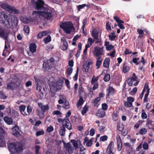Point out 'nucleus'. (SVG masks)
Here are the masks:
<instances>
[{"instance_id":"nucleus-64","label":"nucleus","mask_w":154,"mask_h":154,"mask_svg":"<svg viewBox=\"0 0 154 154\" xmlns=\"http://www.w3.org/2000/svg\"><path fill=\"white\" fill-rule=\"evenodd\" d=\"M44 133V131L43 130L38 131L36 132V135L37 136H38L40 135H43Z\"/></svg>"},{"instance_id":"nucleus-42","label":"nucleus","mask_w":154,"mask_h":154,"mask_svg":"<svg viewBox=\"0 0 154 154\" xmlns=\"http://www.w3.org/2000/svg\"><path fill=\"white\" fill-rule=\"evenodd\" d=\"M63 44L62 46V49L63 51L67 50L68 48V45L67 42L63 43Z\"/></svg>"},{"instance_id":"nucleus-4","label":"nucleus","mask_w":154,"mask_h":154,"mask_svg":"<svg viewBox=\"0 0 154 154\" xmlns=\"http://www.w3.org/2000/svg\"><path fill=\"white\" fill-rule=\"evenodd\" d=\"M17 19L16 17L14 15H9L5 26L6 27L9 26L12 28L16 27L17 24Z\"/></svg>"},{"instance_id":"nucleus-25","label":"nucleus","mask_w":154,"mask_h":154,"mask_svg":"<svg viewBox=\"0 0 154 154\" xmlns=\"http://www.w3.org/2000/svg\"><path fill=\"white\" fill-rule=\"evenodd\" d=\"M110 62V59L109 57L106 58L103 63V66L106 68H108Z\"/></svg>"},{"instance_id":"nucleus-54","label":"nucleus","mask_w":154,"mask_h":154,"mask_svg":"<svg viewBox=\"0 0 154 154\" xmlns=\"http://www.w3.org/2000/svg\"><path fill=\"white\" fill-rule=\"evenodd\" d=\"M89 67L87 65H83V72H87L88 71Z\"/></svg>"},{"instance_id":"nucleus-9","label":"nucleus","mask_w":154,"mask_h":154,"mask_svg":"<svg viewBox=\"0 0 154 154\" xmlns=\"http://www.w3.org/2000/svg\"><path fill=\"white\" fill-rule=\"evenodd\" d=\"M94 55L97 57H99L102 54L101 49L99 47H96L94 48V50L93 52Z\"/></svg>"},{"instance_id":"nucleus-8","label":"nucleus","mask_w":154,"mask_h":154,"mask_svg":"<svg viewBox=\"0 0 154 154\" xmlns=\"http://www.w3.org/2000/svg\"><path fill=\"white\" fill-rule=\"evenodd\" d=\"M8 18V16L4 12H0V23L5 24L6 23V21Z\"/></svg>"},{"instance_id":"nucleus-39","label":"nucleus","mask_w":154,"mask_h":154,"mask_svg":"<svg viewBox=\"0 0 154 154\" xmlns=\"http://www.w3.org/2000/svg\"><path fill=\"white\" fill-rule=\"evenodd\" d=\"M71 142L72 143L75 149H76L78 148V144L77 141L74 140H71Z\"/></svg>"},{"instance_id":"nucleus-46","label":"nucleus","mask_w":154,"mask_h":154,"mask_svg":"<svg viewBox=\"0 0 154 154\" xmlns=\"http://www.w3.org/2000/svg\"><path fill=\"white\" fill-rule=\"evenodd\" d=\"M98 77L97 76L95 78L94 76H93L91 80V84H93L94 83L97 82L98 80Z\"/></svg>"},{"instance_id":"nucleus-12","label":"nucleus","mask_w":154,"mask_h":154,"mask_svg":"<svg viewBox=\"0 0 154 154\" xmlns=\"http://www.w3.org/2000/svg\"><path fill=\"white\" fill-rule=\"evenodd\" d=\"M91 36L95 40H98L99 31L95 28H93Z\"/></svg>"},{"instance_id":"nucleus-51","label":"nucleus","mask_w":154,"mask_h":154,"mask_svg":"<svg viewBox=\"0 0 154 154\" xmlns=\"http://www.w3.org/2000/svg\"><path fill=\"white\" fill-rule=\"evenodd\" d=\"M124 106L127 107H130L132 106V104L128 101H125L124 103Z\"/></svg>"},{"instance_id":"nucleus-31","label":"nucleus","mask_w":154,"mask_h":154,"mask_svg":"<svg viewBox=\"0 0 154 154\" xmlns=\"http://www.w3.org/2000/svg\"><path fill=\"white\" fill-rule=\"evenodd\" d=\"M14 82H10L8 83L7 84V88L11 90H13L14 89Z\"/></svg>"},{"instance_id":"nucleus-40","label":"nucleus","mask_w":154,"mask_h":154,"mask_svg":"<svg viewBox=\"0 0 154 154\" xmlns=\"http://www.w3.org/2000/svg\"><path fill=\"white\" fill-rule=\"evenodd\" d=\"M146 124L149 125H150L152 127H154V122L151 119H147Z\"/></svg>"},{"instance_id":"nucleus-47","label":"nucleus","mask_w":154,"mask_h":154,"mask_svg":"<svg viewBox=\"0 0 154 154\" xmlns=\"http://www.w3.org/2000/svg\"><path fill=\"white\" fill-rule=\"evenodd\" d=\"M112 119L114 121H116L119 119V116L117 113H114L112 116Z\"/></svg>"},{"instance_id":"nucleus-63","label":"nucleus","mask_w":154,"mask_h":154,"mask_svg":"<svg viewBox=\"0 0 154 154\" xmlns=\"http://www.w3.org/2000/svg\"><path fill=\"white\" fill-rule=\"evenodd\" d=\"M26 106L23 105H21L19 107V110L20 112H23L25 111L26 109Z\"/></svg>"},{"instance_id":"nucleus-37","label":"nucleus","mask_w":154,"mask_h":154,"mask_svg":"<svg viewBox=\"0 0 154 154\" xmlns=\"http://www.w3.org/2000/svg\"><path fill=\"white\" fill-rule=\"evenodd\" d=\"M63 103V107L64 108L68 109L69 108V102L67 100L64 102Z\"/></svg>"},{"instance_id":"nucleus-20","label":"nucleus","mask_w":154,"mask_h":154,"mask_svg":"<svg viewBox=\"0 0 154 154\" xmlns=\"http://www.w3.org/2000/svg\"><path fill=\"white\" fill-rule=\"evenodd\" d=\"M36 45L35 43H32L30 44L29 46L30 51L32 53L35 52L36 51Z\"/></svg>"},{"instance_id":"nucleus-59","label":"nucleus","mask_w":154,"mask_h":154,"mask_svg":"<svg viewBox=\"0 0 154 154\" xmlns=\"http://www.w3.org/2000/svg\"><path fill=\"white\" fill-rule=\"evenodd\" d=\"M108 138V137L106 135H104L101 136L100 138V141H105Z\"/></svg>"},{"instance_id":"nucleus-55","label":"nucleus","mask_w":154,"mask_h":154,"mask_svg":"<svg viewBox=\"0 0 154 154\" xmlns=\"http://www.w3.org/2000/svg\"><path fill=\"white\" fill-rule=\"evenodd\" d=\"M84 88H82V85H80L79 88L78 93L80 95H81L83 93L84 91Z\"/></svg>"},{"instance_id":"nucleus-27","label":"nucleus","mask_w":154,"mask_h":154,"mask_svg":"<svg viewBox=\"0 0 154 154\" xmlns=\"http://www.w3.org/2000/svg\"><path fill=\"white\" fill-rule=\"evenodd\" d=\"M60 129L59 131L60 135L61 136H64L65 135V132L66 131L64 125H62L60 127Z\"/></svg>"},{"instance_id":"nucleus-29","label":"nucleus","mask_w":154,"mask_h":154,"mask_svg":"<svg viewBox=\"0 0 154 154\" xmlns=\"http://www.w3.org/2000/svg\"><path fill=\"white\" fill-rule=\"evenodd\" d=\"M84 102V101L82 97V96H80L79 99L77 104V106L78 107H80L83 104Z\"/></svg>"},{"instance_id":"nucleus-14","label":"nucleus","mask_w":154,"mask_h":154,"mask_svg":"<svg viewBox=\"0 0 154 154\" xmlns=\"http://www.w3.org/2000/svg\"><path fill=\"white\" fill-rule=\"evenodd\" d=\"M97 117L99 118L104 117L106 115V112L103 109H100L96 113Z\"/></svg>"},{"instance_id":"nucleus-6","label":"nucleus","mask_w":154,"mask_h":154,"mask_svg":"<svg viewBox=\"0 0 154 154\" xmlns=\"http://www.w3.org/2000/svg\"><path fill=\"white\" fill-rule=\"evenodd\" d=\"M9 33V30L4 27L0 26V36L6 39Z\"/></svg>"},{"instance_id":"nucleus-1","label":"nucleus","mask_w":154,"mask_h":154,"mask_svg":"<svg viewBox=\"0 0 154 154\" xmlns=\"http://www.w3.org/2000/svg\"><path fill=\"white\" fill-rule=\"evenodd\" d=\"M37 2H35V9L37 10H41L40 11H35L33 14L35 13H38L39 15H41L45 18L49 19L52 17L51 11L48 8L44 7L45 2L42 0H37Z\"/></svg>"},{"instance_id":"nucleus-19","label":"nucleus","mask_w":154,"mask_h":154,"mask_svg":"<svg viewBox=\"0 0 154 154\" xmlns=\"http://www.w3.org/2000/svg\"><path fill=\"white\" fill-rule=\"evenodd\" d=\"M49 33V31H44L40 32L38 34L37 36V38H40L42 37L47 35Z\"/></svg>"},{"instance_id":"nucleus-45","label":"nucleus","mask_w":154,"mask_h":154,"mask_svg":"<svg viewBox=\"0 0 154 154\" xmlns=\"http://www.w3.org/2000/svg\"><path fill=\"white\" fill-rule=\"evenodd\" d=\"M22 82V80L19 78L17 79L15 82V84L16 85L17 87H19L21 85Z\"/></svg>"},{"instance_id":"nucleus-15","label":"nucleus","mask_w":154,"mask_h":154,"mask_svg":"<svg viewBox=\"0 0 154 154\" xmlns=\"http://www.w3.org/2000/svg\"><path fill=\"white\" fill-rule=\"evenodd\" d=\"M52 64L49 61L46 60L44 62L43 64V67L46 69L49 70L52 67Z\"/></svg>"},{"instance_id":"nucleus-56","label":"nucleus","mask_w":154,"mask_h":154,"mask_svg":"<svg viewBox=\"0 0 154 154\" xmlns=\"http://www.w3.org/2000/svg\"><path fill=\"white\" fill-rule=\"evenodd\" d=\"M86 6V4H84L82 5H79L77 6V9L78 11H79L81 9L83 8Z\"/></svg>"},{"instance_id":"nucleus-17","label":"nucleus","mask_w":154,"mask_h":154,"mask_svg":"<svg viewBox=\"0 0 154 154\" xmlns=\"http://www.w3.org/2000/svg\"><path fill=\"white\" fill-rule=\"evenodd\" d=\"M38 104L41 110L45 112L49 109V107L48 104L43 105L42 103H38Z\"/></svg>"},{"instance_id":"nucleus-21","label":"nucleus","mask_w":154,"mask_h":154,"mask_svg":"<svg viewBox=\"0 0 154 154\" xmlns=\"http://www.w3.org/2000/svg\"><path fill=\"white\" fill-rule=\"evenodd\" d=\"M107 91L106 97H109V95H112L114 94V89L112 87L109 86L107 89Z\"/></svg>"},{"instance_id":"nucleus-26","label":"nucleus","mask_w":154,"mask_h":154,"mask_svg":"<svg viewBox=\"0 0 154 154\" xmlns=\"http://www.w3.org/2000/svg\"><path fill=\"white\" fill-rule=\"evenodd\" d=\"M102 60L100 57H98L97 59L96 63V64L97 67V69H98L100 66V65L101 64Z\"/></svg>"},{"instance_id":"nucleus-62","label":"nucleus","mask_w":154,"mask_h":154,"mask_svg":"<svg viewBox=\"0 0 154 154\" xmlns=\"http://www.w3.org/2000/svg\"><path fill=\"white\" fill-rule=\"evenodd\" d=\"M23 30L27 34H28L29 32V28L28 26H24Z\"/></svg>"},{"instance_id":"nucleus-49","label":"nucleus","mask_w":154,"mask_h":154,"mask_svg":"<svg viewBox=\"0 0 154 154\" xmlns=\"http://www.w3.org/2000/svg\"><path fill=\"white\" fill-rule=\"evenodd\" d=\"M142 113L141 114V118L143 119H146L147 117V115L146 114L145 110L144 109H142Z\"/></svg>"},{"instance_id":"nucleus-28","label":"nucleus","mask_w":154,"mask_h":154,"mask_svg":"<svg viewBox=\"0 0 154 154\" xmlns=\"http://www.w3.org/2000/svg\"><path fill=\"white\" fill-rule=\"evenodd\" d=\"M109 39L111 41H114L116 36L115 35V33L113 31L109 35Z\"/></svg>"},{"instance_id":"nucleus-30","label":"nucleus","mask_w":154,"mask_h":154,"mask_svg":"<svg viewBox=\"0 0 154 154\" xmlns=\"http://www.w3.org/2000/svg\"><path fill=\"white\" fill-rule=\"evenodd\" d=\"M126 63L124 62L123 64V72L125 73L128 72L129 70V67L128 66H126Z\"/></svg>"},{"instance_id":"nucleus-22","label":"nucleus","mask_w":154,"mask_h":154,"mask_svg":"<svg viewBox=\"0 0 154 154\" xmlns=\"http://www.w3.org/2000/svg\"><path fill=\"white\" fill-rule=\"evenodd\" d=\"M114 148V143L113 141H111L109 144L106 149V152H112Z\"/></svg>"},{"instance_id":"nucleus-52","label":"nucleus","mask_w":154,"mask_h":154,"mask_svg":"<svg viewBox=\"0 0 154 154\" xmlns=\"http://www.w3.org/2000/svg\"><path fill=\"white\" fill-rule=\"evenodd\" d=\"M110 23L109 21L107 22L106 23V29L107 31H108L111 29V27L110 26Z\"/></svg>"},{"instance_id":"nucleus-41","label":"nucleus","mask_w":154,"mask_h":154,"mask_svg":"<svg viewBox=\"0 0 154 154\" xmlns=\"http://www.w3.org/2000/svg\"><path fill=\"white\" fill-rule=\"evenodd\" d=\"M110 76L109 74H106L104 76L103 79L104 81L107 82L109 81L110 80Z\"/></svg>"},{"instance_id":"nucleus-53","label":"nucleus","mask_w":154,"mask_h":154,"mask_svg":"<svg viewBox=\"0 0 154 154\" xmlns=\"http://www.w3.org/2000/svg\"><path fill=\"white\" fill-rule=\"evenodd\" d=\"M32 107L30 105L27 106V112L28 113V115L30 114L32 112Z\"/></svg>"},{"instance_id":"nucleus-33","label":"nucleus","mask_w":154,"mask_h":154,"mask_svg":"<svg viewBox=\"0 0 154 154\" xmlns=\"http://www.w3.org/2000/svg\"><path fill=\"white\" fill-rule=\"evenodd\" d=\"M94 40L91 38H89L88 39L87 42V44L86 45L87 46L88 45L89 47H90L92 45V44L94 42Z\"/></svg>"},{"instance_id":"nucleus-10","label":"nucleus","mask_w":154,"mask_h":154,"mask_svg":"<svg viewBox=\"0 0 154 154\" xmlns=\"http://www.w3.org/2000/svg\"><path fill=\"white\" fill-rule=\"evenodd\" d=\"M19 128L18 126H16L12 128V134L16 137H20V134L19 131Z\"/></svg>"},{"instance_id":"nucleus-58","label":"nucleus","mask_w":154,"mask_h":154,"mask_svg":"<svg viewBox=\"0 0 154 154\" xmlns=\"http://www.w3.org/2000/svg\"><path fill=\"white\" fill-rule=\"evenodd\" d=\"M0 97L1 98L3 99H5L7 97L3 91H1L0 92Z\"/></svg>"},{"instance_id":"nucleus-34","label":"nucleus","mask_w":154,"mask_h":154,"mask_svg":"<svg viewBox=\"0 0 154 154\" xmlns=\"http://www.w3.org/2000/svg\"><path fill=\"white\" fill-rule=\"evenodd\" d=\"M43 41L45 44H47L51 41V37L50 35H48L44 38Z\"/></svg>"},{"instance_id":"nucleus-36","label":"nucleus","mask_w":154,"mask_h":154,"mask_svg":"<svg viewBox=\"0 0 154 154\" xmlns=\"http://www.w3.org/2000/svg\"><path fill=\"white\" fill-rule=\"evenodd\" d=\"M54 87L56 88V90H60L62 87V85L59 84H57V82L54 83Z\"/></svg>"},{"instance_id":"nucleus-43","label":"nucleus","mask_w":154,"mask_h":154,"mask_svg":"<svg viewBox=\"0 0 154 154\" xmlns=\"http://www.w3.org/2000/svg\"><path fill=\"white\" fill-rule=\"evenodd\" d=\"M147 132L146 129L144 128H142L139 131V133L141 134H145Z\"/></svg>"},{"instance_id":"nucleus-61","label":"nucleus","mask_w":154,"mask_h":154,"mask_svg":"<svg viewBox=\"0 0 154 154\" xmlns=\"http://www.w3.org/2000/svg\"><path fill=\"white\" fill-rule=\"evenodd\" d=\"M114 46L112 45H107L106 47V50L108 51H109L112 49L114 48Z\"/></svg>"},{"instance_id":"nucleus-23","label":"nucleus","mask_w":154,"mask_h":154,"mask_svg":"<svg viewBox=\"0 0 154 154\" xmlns=\"http://www.w3.org/2000/svg\"><path fill=\"white\" fill-rule=\"evenodd\" d=\"M59 99L58 102L59 104H62L67 100L65 96L64 95H60L59 96Z\"/></svg>"},{"instance_id":"nucleus-38","label":"nucleus","mask_w":154,"mask_h":154,"mask_svg":"<svg viewBox=\"0 0 154 154\" xmlns=\"http://www.w3.org/2000/svg\"><path fill=\"white\" fill-rule=\"evenodd\" d=\"M88 110V106L87 105H85L82 110V114L83 115H85Z\"/></svg>"},{"instance_id":"nucleus-5","label":"nucleus","mask_w":154,"mask_h":154,"mask_svg":"<svg viewBox=\"0 0 154 154\" xmlns=\"http://www.w3.org/2000/svg\"><path fill=\"white\" fill-rule=\"evenodd\" d=\"M34 79L35 80L36 85V90L40 92L41 91L42 89L44 90V88L43 86L44 84L41 80V78L39 77H36L35 76Z\"/></svg>"},{"instance_id":"nucleus-16","label":"nucleus","mask_w":154,"mask_h":154,"mask_svg":"<svg viewBox=\"0 0 154 154\" xmlns=\"http://www.w3.org/2000/svg\"><path fill=\"white\" fill-rule=\"evenodd\" d=\"M62 125H64V127H66L69 130L72 129V125L70 121H69L68 118H67L66 119L64 124H63Z\"/></svg>"},{"instance_id":"nucleus-2","label":"nucleus","mask_w":154,"mask_h":154,"mask_svg":"<svg viewBox=\"0 0 154 154\" xmlns=\"http://www.w3.org/2000/svg\"><path fill=\"white\" fill-rule=\"evenodd\" d=\"M24 144L22 142L10 143L8 144L9 151L13 154H18L23 150Z\"/></svg>"},{"instance_id":"nucleus-50","label":"nucleus","mask_w":154,"mask_h":154,"mask_svg":"<svg viewBox=\"0 0 154 154\" xmlns=\"http://www.w3.org/2000/svg\"><path fill=\"white\" fill-rule=\"evenodd\" d=\"M79 68L77 67L76 73L73 78V80L74 81H76L77 79L78 75L79 74Z\"/></svg>"},{"instance_id":"nucleus-48","label":"nucleus","mask_w":154,"mask_h":154,"mask_svg":"<svg viewBox=\"0 0 154 154\" xmlns=\"http://www.w3.org/2000/svg\"><path fill=\"white\" fill-rule=\"evenodd\" d=\"M73 69L72 67H69L66 69V73L68 75H70L72 72Z\"/></svg>"},{"instance_id":"nucleus-11","label":"nucleus","mask_w":154,"mask_h":154,"mask_svg":"<svg viewBox=\"0 0 154 154\" xmlns=\"http://www.w3.org/2000/svg\"><path fill=\"white\" fill-rule=\"evenodd\" d=\"M7 111L9 113L11 114V116L14 118L17 117L19 116L18 112L16 110H13L11 112V108L10 107H8L7 108Z\"/></svg>"},{"instance_id":"nucleus-18","label":"nucleus","mask_w":154,"mask_h":154,"mask_svg":"<svg viewBox=\"0 0 154 154\" xmlns=\"http://www.w3.org/2000/svg\"><path fill=\"white\" fill-rule=\"evenodd\" d=\"M36 112L37 113L38 116L40 119H42L44 118L45 117V112L38 109H36Z\"/></svg>"},{"instance_id":"nucleus-35","label":"nucleus","mask_w":154,"mask_h":154,"mask_svg":"<svg viewBox=\"0 0 154 154\" xmlns=\"http://www.w3.org/2000/svg\"><path fill=\"white\" fill-rule=\"evenodd\" d=\"M100 98L99 97H96L94 99L93 103L94 104V106L95 107H97L99 104L98 103V102L100 101Z\"/></svg>"},{"instance_id":"nucleus-44","label":"nucleus","mask_w":154,"mask_h":154,"mask_svg":"<svg viewBox=\"0 0 154 154\" xmlns=\"http://www.w3.org/2000/svg\"><path fill=\"white\" fill-rule=\"evenodd\" d=\"M117 127L118 130L120 131H122L124 129V127L122 124H119L117 125Z\"/></svg>"},{"instance_id":"nucleus-24","label":"nucleus","mask_w":154,"mask_h":154,"mask_svg":"<svg viewBox=\"0 0 154 154\" xmlns=\"http://www.w3.org/2000/svg\"><path fill=\"white\" fill-rule=\"evenodd\" d=\"M4 120L8 125H11L13 122L12 119L11 118H9L7 116H5L4 118Z\"/></svg>"},{"instance_id":"nucleus-32","label":"nucleus","mask_w":154,"mask_h":154,"mask_svg":"<svg viewBox=\"0 0 154 154\" xmlns=\"http://www.w3.org/2000/svg\"><path fill=\"white\" fill-rule=\"evenodd\" d=\"M119 141L118 140H117V147H118V149L119 151H120L122 148V143L121 142V140L120 137H119Z\"/></svg>"},{"instance_id":"nucleus-7","label":"nucleus","mask_w":154,"mask_h":154,"mask_svg":"<svg viewBox=\"0 0 154 154\" xmlns=\"http://www.w3.org/2000/svg\"><path fill=\"white\" fill-rule=\"evenodd\" d=\"M1 6L2 8L10 12H13L15 13L17 12V10L14 7H12L8 4L3 3L1 5Z\"/></svg>"},{"instance_id":"nucleus-60","label":"nucleus","mask_w":154,"mask_h":154,"mask_svg":"<svg viewBox=\"0 0 154 154\" xmlns=\"http://www.w3.org/2000/svg\"><path fill=\"white\" fill-rule=\"evenodd\" d=\"M102 109H103V110H106L108 109V105L105 103H103L102 104Z\"/></svg>"},{"instance_id":"nucleus-13","label":"nucleus","mask_w":154,"mask_h":154,"mask_svg":"<svg viewBox=\"0 0 154 154\" xmlns=\"http://www.w3.org/2000/svg\"><path fill=\"white\" fill-rule=\"evenodd\" d=\"M66 150L68 152L69 154L72 153L73 152V148L70 143H66L64 145Z\"/></svg>"},{"instance_id":"nucleus-3","label":"nucleus","mask_w":154,"mask_h":154,"mask_svg":"<svg viewBox=\"0 0 154 154\" xmlns=\"http://www.w3.org/2000/svg\"><path fill=\"white\" fill-rule=\"evenodd\" d=\"M60 27L66 34H70L71 32L75 30L72 22L70 21L61 22L60 23Z\"/></svg>"},{"instance_id":"nucleus-57","label":"nucleus","mask_w":154,"mask_h":154,"mask_svg":"<svg viewBox=\"0 0 154 154\" xmlns=\"http://www.w3.org/2000/svg\"><path fill=\"white\" fill-rule=\"evenodd\" d=\"M124 23V22L123 21V22H119L118 23V26L122 29H125V27L124 26V25L122 24V23Z\"/></svg>"}]
</instances>
